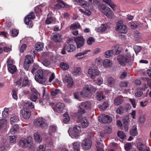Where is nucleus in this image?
Segmentation results:
<instances>
[{
    "label": "nucleus",
    "mask_w": 151,
    "mask_h": 151,
    "mask_svg": "<svg viewBox=\"0 0 151 151\" xmlns=\"http://www.w3.org/2000/svg\"><path fill=\"white\" fill-rule=\"evenodd\" d=\"M21 104L24 107L21 111L22 115L24 118L28 119L31 116V113L29 109L26 107H28L30 109H32L34 108V105L30 101H22Z\"/></svg>",
    "instance_id": "obj_1"
},
{
    "label": "nucleus",
    "mask_w": 151,
    "mask_h": 151,
    "mask_svg": "<svg viewBox=\"0 0 151 151\" xmlns=\"http://www.w3.org/2000/svg\"><path fill=\"white\" fill-rule=\"evenodd\" d=\"M51 73L47 70L43 71L42 69H39L35 73V79L39 83L43 84L47 81V76Z\"/></svg>",
    "instance_id": "obj_2"
},
{
    "label": "nucleus",
    "mask_w": 151,
    "mask_h": 151,
    "mask_svg": "<svg viewBox=\"0 0 151 151\" xmlns=\"http://www.w3.org/2000/svg\"><path fill=\"white\" fill-rule=\"evenodd\" d=\"M91 106V103L88 101H86L81 103V105L79 106L78 111L76 113L75 115L76 117L78 118H80L82 115L86 112L85 110L83 108V107L85 108L86 109H90Z\"/></svg>",
    "instance_id": "obj_3"
},
{
    "label": "nucleus",
    "mask_w": 151,
    "mask_h": 151,
    "mask_svg": "<svg viewBox=\"0 0 151 151\" xmlns=\"http://www.w3.org/2000/svg\"><path fill=\"white\" fill-rule=\"evenodd\" d=\"M133 54H127V55H119L117 57V60L120 64L122 66L125 65V63H128L130 61L133 60Z\"/></svg>",
    "instance_id": "obj_4"
},
{
    "label": "nucleus",
    "mask_w": 151,
    "mask_h": 151,
    "mask_svg": "<svg viewBox=\"0 0 151 151\" xmlns=\"http://www.w3.org/2000/svg\"><path fill=\"white\" fill-rule=\"evenodd\" d=\"M97 88L91 85L86 84L83 87L82 92L84 94V96L89 97L91 95V91L95 92Z\"/></svg>",
    "instance_id": "obj_5"
},
{
    "label": "nucleus",
    "mask_w": 151,
    "mask_h": 151,
    "mask_svg": "<svg viewBox=\"0 0 151 151\" xmlns=\"http://www.w3.org/2000/svg\"><path fill=\"white\" fill-rule=\"evenodd\" d=\"M33 124L34 126L37 127H41L43 129H47L48 127L47 123L45 122L44 118L41 117L35 119Z\"/></svg>",
    "instance_id": "obj_6"
},
{
    "label": "nucleus",
    "mask_w": 151,
    "mask_h": 151,
    "mask_svg": "<svg viewBox=\"0 0 151 151\" xmlns=\"http://www.w3.org/2000/svg\"><path fill=\"white\" fill-rule=\"evenodd\" d=\"M98 8L101 12L106 15L108 17L111 19L113 15V13L111 9L106 7L104 5H100L98 6Z\"/></svg>",
    "instance_id": "obj_7"
},
{
    "label": "nucleus",
    "mask_w": 151,
    "mask_h": 151,
    "mask_svg": "<svg viewBox=\"0 0 151 151\" xmlns=\"http://www.w3.org/2000/svg\"><path fill=\"white\" fill-rule=\"evenodd\" d=\"M30 139H27L25 138L22 139L19 141V145L23 148L28 147L33 148L35 145L32 140Z\"/></svg>",
    "instance_id": "obj_8"
},
{
    "label": "nucleus",
    "mask_w": 151,
    "mask_h": 151,
    "mask_svg": "<svg viewBox=\"0 0 151 151\" xmlns=\"http://www.w3.org/2000/svg\"><path fill=\"white\" fill-rule=\"evenodd\" d=\"M81 130L79 126L76 125L73 129L70 128L68 133L72 138H77L80 136Z\"/></svg>",
    "instance_id": "obj_9"
},
{
    "label": "nucleus",
    "mask_w": 151,
    "mask_h": 151,
    "mask_svg": "<svg viewBox=\"0 0 151 151\" xmlns=\"http://www.w3.org/2000/svg\"><path fill=\"white\" fill-rule=\"evenodd\" d=\"M35 18V14L33 12H30L27 15L24 19L25 24L29 26V28L31 27L33 25L31 19H34Z\"/></svg>",
    "instance_id": "obj_10"
},
{
    "label": "nucleus",
    "mask_w": 151,
    "mask_h": 151,
    "mask_svg": "<svg viewBox=\"0 0 151 151\" xmlns=\"http://www.w3.org/2000/svg\"><path fill=\"white\" fill-rule=\"evenodd\" d=\"M92 142L89 138H87L82 140L81 146L83 149L88 150L90 149L92 146Z\"/></svg>",
    "instance_id": "obj_11"
},
{
    "label": "nucleus",
    "mask_w": 151,
    "mask_h": 151,
    "mask_svg": "<svg viewBox=\"0 0 151 151\" xmlns=\"http://www.w3.org/2000/svg\"><path fill=\"white\" fill-rule=\"evenodd\" d=\"M99 121L102 123L109 124L112 122V119L111 117L102 114L98 117Z\"/></svg>",
    "instance_id": "obj_12"
},
{
    "label": "nucleus",
    "mask_w": 151,
    "mask_h": 151,
    "mask_svg": "<svg viewBox=\"0 0 151 151\" xmlns=\"http://www.w3.org/2000/svg\"><path fill=\"white\" fill-rule=\"evenodd\" d=\"M89 4L88 1H85L81 4V6L82 7L84 8L86 11L85 13V14L89 16L91 14V12L90 11L91 9L92 6Z\"/></svg>",
    "instance_id": "obj_13"
},
{
    "label": "nucleus",
    "mask_w": 151,
    "mask_h": 151,
    "mask_svg": "<svg viewBox=\"0 0 151 151\" xmlns=\"http://www.w3.org/2000/svg\"><path fill=\"white\" fill-rule=\"evenodd\" d=\"M88 73L90 75L91 78L94 79L96 76L99 75V71L98 70L96 67L93 66L89 69Z\"/></svg>",
    "instance_id": "obj_14"
},
{
    "label": "nucleus",
    "mask_w": 151,
    "mask_h": 151,
    "mask_svg": "<svg viewBox=\"0 0 151 151\" xmlns=\"http://www.w3.org/2000/svg\"><path fill=\"white\" fill-rule=\"evenodd\" d=\"M74 41L77 45V48L78 49L83 47L85 44V39L82 36H78L75 37Z\"/></svg>",
    "instance_id": "obj_15"
},
{
    "label": "nucleus",
    "mask_w": 151,
    "mask_h": 151,
    "mask_svg": "<svg viewBox=\"0 0 151 151\" xmlns=\"http://www.w3.org/2000/svg\"><path fill=\"white\" fill-rule=\"evenodd\" d=\"M32 93L30 96L29 99L35 102L40 96V94L34 88L31 89Z\"/></svg>",
    "instance_id": "obj_16"
},
{
    "label": "nucleus",
    "mask_w": 151,
    "mask_h": 151,
    "mask_svg": "<svg viewBox=\"0 0 151 151\" xmlns=\"http://www.w3.org/2000/svg\"><path fill=\"white\" fill-rule=\"evenodd\" d=\"M116 29L119 31L120 32L125 33L127 32V28L126 26L123 24L121 21L119 22L117 24Z\"/></svg>",
    "instance_id": "obj_17"
},
{
    "label": "nucleus",
    "mask_w": 151,
    "mask_h": 151,
    "mask_svg": "<svg viewBox=\"0 0 151 151\" xmlns=\"http://www.w3.org/2000/svg\"><path fill=\"white\" fill-rule=\"evenodd\" d=\"M76 49V46L73 44H70L68 45L67 47L65 45L61 51V52L63 54H65L66 53V50L68 52H72L74 51Z\"/></svg>",
    "instance_id": "obj_18"
},
{
    "label": "nucleus",
    "mask_w": 151,
    "mask_h": 151,
    "mask_svg": "<svg viewBox=\"0 0 151 151\" xmlns=\"http://www.w3.org/2000/svg\"><path fill=\"white\" fill-rule=\"evenodd\" d=\"M63 81L65 83H68V86L71 87L73 84V81L72 78L69 75H66L63 79Z\"/></svg>",
    "instance_id": "obj_19"
},
{
    "label": "nucleus",
    "mask_w": 151,
    "mask_h": 151,
    "mask_svg": "<svg viewBox=\"0 0 151 151\" xmlns=\"http://www.w3.org/2000/svg\"><path fill=\"white\" fill-rule=\"evenodd\" d=\"M65 105L64 104L61 102L57 103L56 106L53 107L54 111L59 113H61Z\"/></svg>",
    "instance_id": "obj_20"
},
{
    "label": "nucleus",
    "mask_w": 151,
    "mask_h": 151,
    "mask_svg": "<svg viewBox=\"0 0 151 151\" xmlns=\"http://www.w3.org/2000/svg\"><path fill=\"white\" fill-rule=\"evenodd\" d=\"M137 147L139 151H150L149 148L142 143H138Z\"/></svg>",
    "instance_id": "obj_21"
},
{
    "label": "nucleus",
    "mask_w": 151,
    "mask_h": 151,
    "mask_svg": "<svg viewBox=\"0 0 151 151\" xmlns=\"http://www.w3.org/2000/svg\"><path fill=\"white\" fill-rule=\"evenodd\" d=\"M7 127V121L6 119H3L0 120V130H5Z\"/></svg>",
    "instance_id": "obj_22"
},
{
    "label": "nucleus",
    "mask_w": 151,
    "mask_h": 151,
    "mask_svg": "<svg viewBox=\"0 0 151 151\" xmlns=\"http://www.w3.org/2000/svg\"><path fill=\"white\" fill-rule=\"evenodd\" d=\"M67 5L63 1L58 0V3L54 5V8L55 9H59L60 8L64 7Z\"/></svg>",
    "instance_id": "obj_23"
},
{
    "label": "nucleus",
    "mask_w": 151,
    "mask_h": 151,
    "mask_svg": "<svg viewBox=\"0 0 151 151\" xmlns=\"http://www.w3.org/2000/svg\"><path fill=\"white\" fill-rule=\"evenodd\" d=\"M82 128H86L88 125V122L86 117H83L80 121Z\"/></svg>",
    "instance_id": "obj_24"
},
{
    "label": "nucleus",
    "mask_w": 151,
    "mask_h": 151,
    "mask_svg": "<svg viewBox=\"0 0 151 151\" xmlns=\"http://www.w3.org/2000/svg\"><path fill=\"white\" fill-rule=\"evenodd\" d=\"M19 121V116L16 114L12 115L10 117V122L12 124L18 122Z\"/></svg>",
    "instance_id": "obj_25"
},
{
    "label": "nucleus",
    "mask_w": 151,
    "mask_h": 151,
    "mask_svg": "<svg viewBox=\"0 0 151 151\" xmlns=\"http://www.w3.org/2000/svg\"><path fill=\"white\" fill-rule=\"evenodd\" d=\"M31 84L32 83L31 81L30 80H29L27 77H25L24 78L23 80L22 86H30Z\"/></svg>",
    "instance_id": "obj_26"
},
{
    "label": "nucleus",
    "mask_w": 151,
    "mask_h": 151,
    "mask_svg": "<svg viewBox=\"0 0 151 151\" xmlns=\"http://www.w3.org/2000/svg\"><path fill=\"white\" fill-rule=\"evenodd\" d=\"M19 129V125L15 124L13 125L10 129V132L12 134L15 133Z\"/></svg>",
    "instance_id": "obj_27"
},
{
    "label": "nucleus",
    "mask_w": 151,
    "mask_h": 151,
    "mask_svg": "<svg viewBox=\"0 0 151 151\" xmlns=\"http://www.w3.org/2000/svg\"><path fill=\"white\" fill-rule=\"evenodd\" d=\"M104 66L105 68H108L111 66L112 63V62L109 59H105L103 62Z\"/></svg>",
    "instance_id": "obj_28"
},
{
    "label": "nucleus",
    "mask_w": 151,
    "mask_h": 151,
    "mask_svg": "<svg viewBox=\"0 0 151 151\" xmlns=\"http://www.w3.org/2000/svg\"><path fill=\"white\" fill-rule=\"evenodd\" d=\"M52 39L55 42H60L61 40V36L59 34H56L52 37Z\"/></svg>",
    "instance_id": "obj_29"
},
{
    "label": "nucleus",
    "mask_w": 151,
    "mask_h": 151,
    "mask_svg": "<svg viewBox=\"0 0 151 151\" xmlns=\"http://www.w3.org/2000/svg\"><path fill=\"white\" fill-rule=\"evenodd\" d=\"M73 149L75 151H80V143L79 142H76L73 143Z\"/></svg>",
    "instance_id": "obj_30"
},
{
    "label": "nucleus",
    "mask_w": 151,
    "mask_h": 151,
    "mask_svg": "<svg viewBox=\"0 0 151 151\" xmlns=\"http://www.w3.org/2000/svg\"><path fill=\"white\" fill-rule=\"evenodd\" d=\"M107 82L109 86H112L115 83V79L111 77H109L107 79Z\"/></svg>",
    "instance_id": "obj_31"
},
{
    "label": "nucleus",
    "mask_w": 151,
    "mask_h": 151,
    "mask_svg": "<svg viewBox=\"0 0 151 151\" xmlns=\"http://www.w3.org/2000/svg\"><path fill=\"white\" fill-rule=\"evenodd\" d=\"M33 60L32 56L30 55H27L25 59V61L26 63L31 64L33 62Z\"/></svg>",
    "instance_id": "obj_32"
},
{
    "label": "nucleus",
    "mask_w": 151,
    "mask_h": 151,
    "mask_svg": "<svg viewBox=\"0 0 151 151\" xmlns=\"http://www.w3.org/2000/svg\"><path fill=\"white\" fill-rule=\"evenodd\" d=\"M35 140L38 142H40L42 141V138L41 135L38 133H35L34 134Z\"/></svg>",
    "instance_id": "obj_33"
},
{
    "label": "nucleus",
    "mask_w": 151,
    "mask_h": 151,
    "mask_svg": "<svg viewBox=\"0 0 151 151\" xmlns=\"http://www.w3.org/2000/svg\"><path fill=\"white\" fill-rule=\"evenodd\" d=\"M46 145L49 147H52L54 146L53 142L50 138H49L46 141Z\"/></svg>",
    "instance_id": "obj_34"
},
{
    "label": "nucleus",
    "mask_w": 151,
    "mask_h": 151,
    "mask_svg": "<svg viewBox=\"0 0 151 151\" xmlns=\"http://www.w3.org/2000/svg\"><path fill=\"white\" fill-rule=\"evenodd\" d=\"M35 47L36 50L40 51L43 48V45L42 43L38 42L35 45Z\"/></svg>",
    "instance_id": "obj_35"
},
{
    "label": "nucleus",
    "mask_w": 151,
    "mask_h": 151,
    "mask_svg": "<svg viewBox=\"0 0 151 151\" xmlns=\"http://www.w3.org/2000/svg\"><path fill=\"white\" fill-rule=\"evenodd\" d=\"M96 95L97 99L99 101H101L104 99V95L102 94L101 92L99 91H98L96 92Z\"/></svg>",
    "instance_id": "obj_36"
},
{
    "label": "nucleus",
    "mask_w": 151,
    "mask_h": 151,
    "mask_svg": "<svg viewBox=\"0 0 151 151\" xmlns=\"http://www.w3.org/2000/svg\"><path fill=\"white\" fill-rule=\"evenodd\" d=\"M107 27L105 25L102 24L100 27L96 28V30L97 32H102L105 31Z\"/></svg>",
    "instance_id": "obj_37"
},
{
    "label": "nucleus",
    "mask_w": 151,
    "mask_h": 151,
    "mask_svg": "<svg viewBox=\"0 0 151 151\" xmlns=\"http://www.w3.org/2000/svg\"><path fill=\"white\" fill-rule=\"evenodd\" d=\"M81 25L78 22H76L73 23L70 26V28L71 29H76L80 28Z\"/></svg>",
    "instance_id": "obj_38"
},
{
    "label": "nucleus",
    "mask_w": 151,
    "mask_h": 151,
    "mask_svg": "<svg viewBox=\"0 0 151 151\" xmlns=\"http://www.w3.org/2000/svg\"><path fill=\"white\" fill-rule=\"evenodd\" d=\"M130 134L133 136H135L137 134V127L135 126H134L130 131Z\"/></svg>",
    "instance_id": "obj_39"
},
{
    "label": "nucleus",
    "mask_w": 151,
    "mask_h": 151,
    "mask_svg": "<svg viewBox=\"0 0 151 151\" xmlns=\"http://www.w3.org/2000/svg\"><path fill=\"white\" fill-rule=\"evenodd\" d=\"M123 102V100L119 97L116 98L114 100V104L118 106L121 104Z\"/></svg>",
    "instance_id": "obj_40"
},
{
    "label": "nucleus",
    "mask_w": 151,
    "mask_h": 151,
    "mask_svg": "<svg viewBox=\"0 0 151 151\" xmlns=\"http://www.w3.org/2000/svg\"><path fill=\"white\" fill-rule=\"evenodd\" d=\"M74 96L76 99H79L81 97L84 96V94L82 91L79 92L74 93Z\"/></svg>",
    "instance_id": "obj_41"
},
{
    "label": "nucleus",
    "mask_w": 151,
    "mask_h": 151,
    "mask_svg": "<svg viewBox=\"0 0 151 151\" xmlns=\"http://www.w3.org/2000/svg\"><path fill=\"white\" fill-rule=\"evenodd\" d=\"M60 66L62 69L66 70L68 69L69 68V65L66 63L62 62L60 64Z\"/></svg>",
    "instance_id": "obj_42"
},
{
    "label": "nucleus",
    "mask_w": 151,
    "mask_h": 151,
    "mask_svg": "<svg viewBox=\"0 0 151 151\" xmlns=\"http://www.w3.org/2000/svg\"><path fill=\"white\" fill-rule=\"evenodd\" d=\"M8 69L10 73H13L16 71L17 68L15 66L13 65L8 67Z\"/></svg>",
    "instance_id": "obj_43"
},
{
    "label": "nucleus",
    "mask_w": 151,
    "mask_h": 151,
    "mask_svg": "<svg viewBox=\"0 0 151 151\" xmlns=\"http://www.w3.org/2000/svg\"><path fill=\"white\" fill-rule=\"evenodd\" d=\"M104 2L109 5L113 10L114 8L115 7V5L113 4L111 0H103Z\"/></svg>",
    "instance_id": "obj_44"
},
{
    "label": "nucleus",
    "mask_w": 151,
    "mask_h": 151,
    "mask_svg": "<svg viewBox=\"0 0 151 151\" xmlns=\"http://www.w3.org/2000/svg\"><path fill=\"white\" fill-rule=\"evenodd\" d=\"M42 63L46 67H48L51 65V62L50 60L47 59H45L42 61Z\"/></svg>",
    "instance_id": "obj_45"
},
{
    "label": "nucleus",
    "mask_w": 151,
    "mask_h": 151,
    "mask_svg": "<svg viewBox=\"0 0 151 151\" xmlns=\"http://www.w3.org/2000/svg\"><path fill=\"white\" fill-rule=\"evenodd\" d=\"M90 51V50H85L83 52H79V53L77 54L76 55V57H77L78 59H80L82 58H78V57L80 56L81 55H84L87 54L88 52H89Z\"/></svg>",
    "instance_id": "obj_46"
},
{
    "label": "nucleus",
    "mask_w": 151,
    "mask_h": 151,
    "mask_svg": "<svg viewBox=\"0 0 151 151\" xmlns=\"http://www.w3.org/2000/svg\"><path fill=\"white\" fill-rule=\"evenodd\" d=\"M113 54L112 50H108L105 53V56L106 58H108Z\"/></svg>",
    "instance_id": "obj_47"
},
{
    "label": "nucleus",
    "mask_w": 151,
    "mask_h": 151,
    "mask_svg": "<svg viewBox=\"0 0 151 151\" xmlns=\"http://www.w3.org/2000/svg\"><path fill=\"white\" fill-rule=\"evenodd\" d=\"M60 92V90L59 89H56L52 90L51 92V94L52 96H56L58 95Z\"/></svg>",
    "instance_id": "obj_48"
},
{
    "label": "nucleus",
    "mask_w": 151,
    "mask_h": 151,
    "mask_svg": "<svg viewBox=\"0 0 151 151\" xmlns=\"http://www.w3.org/2000/svg\"><path fill=\"white\" fill-rule=\"evenodd\" d=\"M9 109L8 108H5L3 111L2 114L3 117L5 118L7 117L9 114Z\"/></svg>",
    "instance_id": "obj_49"
},
{
    "label": "nucleus",
    "mask_w": 151,
    "mask_h": 151,
    "mask_svg": "<svg viewBox=\"0 0 151 151\" xmlns=\"http://www.w3.org/2000/svg\"><path fill=\"white\" fill-rule=\"evenodd\" d=\"M81 71V68L79 67H75L73 70V73L74 74H79Z\"/></svg>",
    "instance_id": "obj_50"
},
{
    "label": "nucleus",
    "mask_w": 151,
    "mask_h": 151,
    "mask_svg": "<svg viewBox=\"0 0 151 151\" xmlns=\"http://www.w3.org/2000/svg\"><path fill=\"white\" fill-rule=\"evenodd\" d=\"M53 18L49 16L48 15L47 16V18L45 20V23L47 24H49L52 23L53 21Z\"/></svg>",
    "instance_id": "obj_51"
},
{
    "label": "nucleus",
    "mask_w": 151,
    "mask_h": 151,
    "mask_svg": "<svg viewBox=\"0 0 151 151\" xmlns=\"http://www.w3.org/2000/svg\"><path fill=\"white\" fill-rule=\"evenodd\" d=\"M49 130L52 132H55L57 131V127L56 125H51L49 128Z\"/></svg>",
    "instance_id": "obj_52"
},
{
    "label": "nucleus",
    "mask_w": 151,
    "mask_h": 151,
    "mask_svg": "<svg viewBox=\"0 0 151 151\" xmlns=\"http://www.w3.org/2000/svg\"><path fill=\"white\" fill-rule=\"evenodd\" d=\"M112 51L114 55H117L119 54L121 51L118 49V47L117 46L114 47L112 49Z\"/></svg>",
    "instance_id": "obj_53"
},
{
    "label": "nucleus",
    "mask_w": 151,
    "mask_h": 151,
    "mask_svg": "<svg viewBox=\"0 0 151 151\" xmlns=\"http://www.w3.org/2000/svg\"><path fill=\"white\" fill-rule=\"evenodd\" d=\"M117 135L118 137L124 139L126 137V136L124 132L121 131H119L118 132Z\"/></svg>",
    "instance_id": "obj_54"
},
{
    "label": "nucleus",
    "mask_w": 151,
    "mask_h": 151,
    "mask_svg": "<svg viewBox=\"0 0 151 151\" xmlns=\"http://www.w3.org/2000/svg\"><path fill=\"white\" fill-rule=\"evenodd\" d=\"M124 110V109L123 107L121 106L117 109L116 111L117 114H121L123 113Z\"/></svg>",
    "instance_id": "obj_55"
},
{
    "label": "nucleus",
    "mask_w": 151,
    "mask_h": 151,
    "mask_svg": "<svg viewBox=\"0 0 151 151\" xmlns=\"http://www.w3.org/2000/svg\"><path fill=\"white\" fill-rule=\"evenodd\" d=\"M142 47L136 45L134 47V50L135 53H139L142 50Z\"/></svg>",
    "instance_id": "obj_56"
},
{
    "label": "nucleus",
    "mask_w": 151,
    "mask_h": 151,
    "mask_svg": "<svg viewBox=\"0 0 151 151\" xmlns=\"http://www.w3.org/2000/svg\"><path fill=\"white\" fill-rule=\"evenodd\" d=\"M142 79L147 82L148 86L151 88V79L148 78H142Z\"/></svg>",
    "instance_id": "obj_57"
},
{
    "label": "nucleus",
    "mask_w": 151,
    "mask_h": 151,
    "mask_svg": "<svg viewBox=\"0 0 151 151\" xmlns=\"http://www.w3.org/2000/svg\"><path fill=\"white\" fill-rule=\"evenodd\" d=\"M132 144L129 143H126L124 145V148L126 150H129L131 149H132Z\"/></svg>",
    "instance_id": "obj_58"
},
{
    "label": "nucleus",
    "mask_w": 151,
    "mask_h": 151,
    "mask_svg": "<svg viewBox=\"0 0 151 151\" xmlns=\"http://www.w3.org/2000/svg\"><path fill=\"white\" fill-rule=\"evenodd\" d=\"M12 94L13 98L15 100L17 99V91L15 90H13L12 92Z\"/></svg>",
    "instance_id": "obj_59"
},
{
    "label": "nucleus",
    "mask_w": 151,
    "mask_h": 151,
    "mask_svg": "<svg viewBox=\"0 0 151 151\" xmlns=\"http://www.w3.org/2000/svg\"><path fill=\"white\" fill-rule=\"evenodd\" d=\"M18 34V32L16 29H14L12 31V35L13 37H16Z\"/></svg>",
    "instance_id": "obj_60"
},
{
    "label": "nucleus",
    "mask_w": 151,
    "mask_h": 151,
    "mask_svg": "<svg viewBox=\"0 0 151 151\" xmlns=\"http://www.w3.org/2000/svg\"><path fill=\"white\" fill-rule=\"evenodd\" d=\"M94 39L92 37H89L87 43L89 45H91L92 43L94 42Z\"/></svg>",
    "instance_id": "obj_61"
},
{
    "label": "nucleus",
    "mask_w": 151,
    "mask_h": 151,
    "mask_svg": "<svg viewBox=\"0 0 151 151\" xmlns=\"http://www.w3.org/2000/svg\"><path fill=\"white\" fill-rule=\"evenodd\" d=\"M105 132L108 134L111 133L112 132L111 127L110 126L106 127L105 128Z\"/></svg>",
    "instance_id": "obj_62"
},
{
    "label": "nucleus",
    "mask_w": 151,
    "mask_h": 151,
    "mask_svg": "<svg viewBox=\"0 0 151 151\" xmlns=\"http://www.w3.org/2000/svg\"><path fill=\"white\" fill-rule=\"evenodd\" d=\"M103 78H100L97 79L96 83L97 85H100L103 83Z\"/></svg>",
    "instance_id": "obj_63"
},
{
    "label": "nucleus",
    "mask_w": 151,
    "mask_h": 151,
    "mask_svg": "<svg viewBox=\"0 0 151 151\" xmlns=\"http://www.w3.org/2000/svg\"><path fill=\"white\" fill-rule=\"evenodd\" d=\"M139 122L141 123H143L145 121V118L144 115L139 116Z\"/></svg>",
    "instance_id": "obj_64"
}]
</instances>
